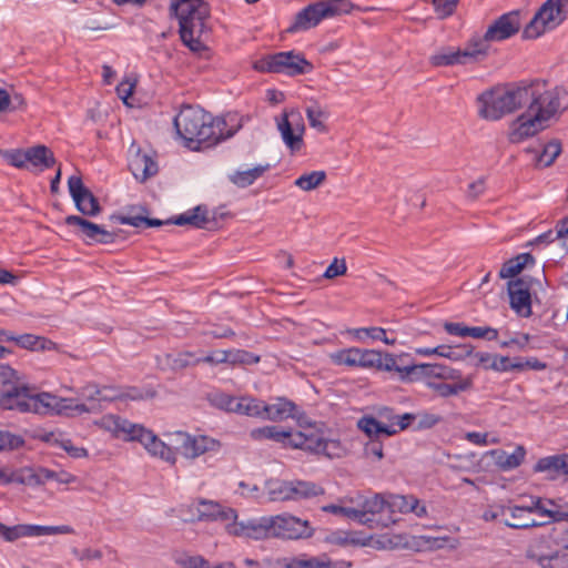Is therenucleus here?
Here are the masks:
<instances>
[{"mask_svg":"<svg viewBox=\"0 0 568 568\" xmlns=\"http://www.w3.org/2000/svg\"><path fill=\"white\" fill-rule=\"evenodd\" d=\"M359 351L361 348L343 349L332 357L339 365L359 366Z\"/></svg>","mask_w":568,"mask_h":568,"instance_id":"nucleus-51","label":"nucleus"},{"mask_svg":"<svg viewBox=\"0 0 568 568\" xmlns=\"http://www.w3.org/2000/svg\"><path fill=\"white\" fill-rule=\"evenodd\" d=\"M568 18V0H547L523 31L524 39H537L555 30Z\"/></svg>","mask_w":568,"mask_h":568,"instance_id":"nucleus-8","label":"nucleus"},{"mask_svg":"<svg viewBox=\"0 0 568 568\" xmlns=\"http://www.w3.org/2000/svg\"><path fill=\"white\" fill-rule=\"evenodd\" d=\"M458 2L459 0H432L435 12L439 19L450 17L455 12Z\"/></svg>","mask_w":568,"mask_h":568,"instance_id":"nucleus-53","label":"nucleus"},{"mask_svg":"<svg viewBox=\"0 0 568 568\" xmlns=\"http://www.w3.org/2000/svg\"><path fill=\"white\" fill-rule=\"evenodd\" d=\"M82 395L85 398V403H77L72 398H62L50 393L28 395L19 392L6 394L0 403L6 407L18 406L20 412H32L41 415L77 416L83 413H98L102 409V402L111 400L97 386L84 387Z\"/></svg>","mask_w":568,"mask_h":568,"instance_id":"nucleus-2","label":"nucleus"},{"mask_svg":"<svg viewBox=\"0 0 568 568\" xmlns=\"http://www.w3.org/2000/svg\"><path fill=\"white\" fill-rule=\"evenodd\" d=\"M535 257L530 253H521L506 261L499 271L500 278H513L528 265L534 264Z\"/></svg>","mask_w":568,"mask_h":568,"instance_id":"nucleus-34","label":"nucleus"},{"mask_svg":"<svg viewBox=\"0 0 568 568\" xmlns=\"http://www.w3.org/2000/svg\"><path fill=\"white\" fill-rule=\"evenodd\" d=\"M24 445V439L16 434L0 429V453L20 448Z\"/></svg>","mask_w":568,"mask_h":568,"instance_id":"nucleus-48","label":"nucleus"},{"mask_svg":"<svg viewBox=\"0 0 568 568\" xmlns=\"http://www.w3.org/2000/svg\"><path fill=\"white\" fill-rule=\"evenodd\" d=\"M296 405L284 397H277L275 403L266 404L264 402L263 419L281 422L290 417H295Z\"/></svg>","mask_w":568,"mask_h":568,"instance_id":"nucleus-29","label":"nucleus"},{"mask_svg":"<svg viewBox=\"0 0 568 568\" xmlns=\"http://www.w3.org/2000/svg\"><path fill=\"white\" fill-rule=\"evenodd\" d=\"M129 169L136 180L144 182L158 173L156 162L146 153H142L134 144L130 149Z\"/></svg>","mask_w":568,"mask_h":568,"instance_id":"nucleus-23","label":"nucleus"},{"mask_svg":"<svg viewBox=\"0 0 568 568\" xmlns=\"http://www.w3.org/2000/svg\"><path fill=\"white\" fill-rule=\"evenodd\" d=\"M353 6L347 0H327L311 3L296 13L288 32L308 30L316 27L322 20L351 12Z\"/></svg>","mask_w":568,"mask_h":568,"instance_id":"nucleus-7","label":"nucleus"},{"mask_svg":"<svg viewBox=\"0 0 568 568\" xmlns=\"http://www.w3.org/2000/svg\"><path fill=\"white\" fill-rule=\"evenodd\" d=\"M227 357L231 365H252L261 361L258 355L244 349H230L227 351Z\"/></svg>","mask_w":568,"mask_h":568,"instance_id":"nucleus-45","label":"nucleus"},{"mask_svg":"<svg viewBox=\"0 0 568 568\" xmlns=\"http://www.w3.org/2000/svg\"><path fill=\"white\" fill-rule=\"evenodd\" d=\"M357 332H365L373 339H381L387 345H394L396 343L395 338H388L386 336V331L382 327L362 328L358 329Z\"/></svg>","mask_w":568,"mask_h":568,"instance_id":"nucleus-60","label":"nucleus"},{"mask_svg":"<svg viewBox=\"0 0 568 568\" xmlns=\"http://www.w3.org/2000/svg\"><path fill=\"white\" fill-rule=\"evenodd\" d=\"M326 180L325 171H312L297 178L294 184L303 191H313L322 185Z\"/></svg>","mask_w":568,"mask_h":568,"instance_id":"nucleus-43","label":"nucleus"},{"mask_svg":"<svg viewBox=\"0 0 568 568\" xmlns=\"http://www.w3.org/2000/svg\"><path fill=\"white\" fill-rule=\"evenodd\" d=\"M0 156L12 166L18 169L27 168L26 150L23 149L0 150Z\"/></svg>","mask_w":568,"mask_h":568,"instance_id":"nucleus-49","label":"nucleus"},{"mask_svg":"<svg viewBox=\"0 0 568 568\" xmlns=\"http://www.w3.org/2000/svg\"><path fill=\"white\" fill-rule=\"evenodd\" d=\"M13 483L22 485H40L38 469L24 467L13 471Z\"/></svg>","mask_w":568,"mask_h":568,"instance_id":"nucleus-50","label":"nucleus"},{"mask_svg":"<svg viewBox=\"0 0 568 568\" xmlns=\"http://www.w3.org/2000/svg\"><path fill=\"white\" fill-rule=\"evenodd\" d=\"M210 400L215 407L233 413L236 397L224 393H214L210 396Z\"/></svg>","mask_w":568,"mask_h":568,"instance_id":"nucleus-55","label":"nucleus"},{"mask_svg":"<svg viewBox=\"0 0 568 568\" xmlns=\"http://www.w3.org/2000/svg\"><path fill=\"white\" fill-rule=\"evenodd\" d=\"M555 235L556 240L562 241V246L568 251V216L557 223Z\"/></svg>","mask_w":568,"mask_h":568,"instance_id":"nucleus-63","label":"nucleus"},{"mask_svg":"<svg viewBox=\"0 0 568 568\" xmlns=\"http://www.w3.org/2000/svg\"><path fill=\"white\" fill-rule=\"evenodd\" d=\"M536 473H547L550 479L568 475V454L552 455L540 458L534 466Z\"/></svg>","mask_w":568,"mask_h":568,"instance_id":"nucleus-28","label":"nucleus"},{"mask_svg":"<svg viewBox=\"0 0 568 568\" xmlns=\"http://www.w3.org/2000/svg\"><path fill=\"white\" fill-rule=\"evenodd\" d=\"M169 440L175 449L185 458L195 459L206 452L215 450L219 442L207 436H192L184 432H175L169 435Z\"/></svg>","mask_w":568,"mask_h":568,"instance_id":"nucleus-15","label":"nucleus"},{"mask_svg":"<svg viewBox=\"0 0 568 568\" xmlns=\"http://www.w3.org/2000/svg\"><path fill=\"white\" fill-rule=\"evenodd\" d=\"M404 359L405 356H399L397 358V368H394L404 382H415L426 377L436 378L438 375V364H406Z\"/></svg>","mask_w":568,"mask_h":568,"instance_id":"nucleus-25","label":"nucleus"},{"mask_svg":"<svg viewBox=\"0 0 568 568\" xmlns=\"http://www.w3.org/2000/svg\"><path fill=\"white\" fill-rule=\"evenodd\" d=\"M417 425L416 429H429L442 422V417L437 414L422 412L416 414Z\"/></svg>","mask_w":568,"mask_h":568,"instance_id":"nucleus-57","label":"nucleus"},{"mask_svg":"<svg viewBox=\"0 0 568 568\" xmlns=\"http://www.w3.org/2000/svg\"><path fill=\"white\" fill-rule=\"evenodd\" d=\"M506 516H507L506 506L499 505V506L490 507V508L486 509L483 513L481 518L485 521H494V520H497L498 518H503L504 519V517H506Z\"/></svg>","mask_w":568,"mask_h":568,"instance_id":"nucleus-62","label":"nucleus"},{"mask_svg":"<svg viewBox=\"0 0 568 568\" xmlns=\"http://www.w3.org/2000/svg\"><path fill=\"white\" fill-rule=\"evenodd\" d=\"M300 426V430L296 433H304L311 435L314 438L313 444L308 443L310 446L314 447V450H306L307 453L315 455H325L328 458L339 457V443L333 439H326L325 425L324 423L311 422L304 413L295 410V417Z\"/></svg>","mask_w":568,"mask_h":568,"instance_id":"nucleus-13","label":"nucleus"},{"mask_svg":"<svg viewBox=\"0 0 568 568\" xmlns=\"http://www.w3.org/2000/svg\"><path fill=\"white\" fill-rule=\"evenodd\" d=\"M507 516L504 517L503 524L513 529H528L532 527H539L546 524V521H539L534 519L529 505L525 506H506Z\"/></svg>","mask_w":568,"mask_h":568,"instance_id":"nucleus-24","label":"nucleus"},{"mask_svg":"<svg viewBox=\"0 0 568 568\" xmlns=\"http://www.w3.org/2000/svg\"><path fill=\"white\" fill-rule=\"evenodd\" d=\"M175 562L182 568H210L209 561L201 556H181Z\"/></svg>","mask_w":568,"mask_h":568,"instance_id":"nucleus-58","label":"nucleus"},{"mask_svg":"<svg viewBox=\"0 0 568 568\" xmlns=\"http://www.w3.org/2000/svg\"><path fill=\"white\" fill-rule=\"evenodd\" d=\"M14 343L20 347H23L27 349H32V351L44 349L45 343H49L50 346H52V347L55 346V343H53L49 339H45L43 337L36 336L33 334H23L20 336H16Z\"/></svg>","mask_w":568,"mask_h":568,"instance_id":"nucleus-44","label":"nucleus"},{"mask_svg":"<svg viewBox=\"0 0 568 568\" xmlns=\"http://www.w3.org/2000/svg\"><path fill=\"white\" fill-rule=\"evenodd\" d=\"M359 366L393 372L394 368H397V358L392 354H384L378 351L361 349Z\"/></svg>","mask_w":568,"mask_h":568,"instance_id":"nucleus-27","label":"nucleus"},{"mask_svg":"<svg viewBox=\"0 0 568 568\" xmlns=\"http://www.w3.org/2000/svg\"><path fill=\"white\" fill-rule=\"evenodd\" d=\"M265 485L270 501H286L292 499L291 480L270 479Z\"/></svg>","mask_w":568,"mask_h":568,"instance_id":"nucleus-40","label":"nucleus"},{"mask_svg":"<svg viewBox=\"0 0 568 568\" xmlns=\"http://www.w3.org/2000/svg\"><path fill=\"white\" fill-rule=\"evenodd\" d=\"M60 445L73 458H82L88 455L85 448L73 446L69 439L62 440Z\"/></svg>","mask_w":568,"mask_h":568,"instance_id":"nucleus-64","label":"nucleus"},{"mask_svg":"<svg viewBox=\"0 0 568 568\" xmlns=\"http://www.w3.org/2000/svg\"><path fill=\"white\" fill-rule=\"evenodd\" d=\"M476 359L474 363L476 366H483L486 369H494L496 372H508L510 371V358L507 356H498L489 353H476L473 354Z\"/></svg>","mask_w":568,"mask_h":568,"instance_id":"nucleus-37","label":"nucleus"},{"mask_svg":"<svg viewBox=\"0 0 568 568\" xmlns=\"http://www.w3.org/2000/svg\"><path fill=\"white\" fill-rule=\"evenodd\" d=\"M323 511L332 513L335 515H341L351 519H354L359 523V518L364 517V514L361 513L357 508H351V507H342L337 505H327L324 506Z\"/></svg>","mask_w":568,"mask_h":568,"instance_id":"nucleus-54","label":"nucleus"},{"mask_svg":"<svg viewBox=\"0 0 568 568\" xmlns=\"http://www.w3.org/2000/svg\"><path fill=\"white\" fill-rule=\"evenodd\" d=\"M186 14L180 17L181 40L192 51L199 52L204 45L194 38V33L201 34L205 28V20L210 17L209 4H187Z\"/></svg>","mask_w":568,"mask_h":568,"instance_id":"nucleus-12","label":"nucleus"},{"mask_svg":"<svg viewBox=\"0 0 568 568\" xmlns=\"http://www.w3.org/2000/svg\"><path fill=\"white\" fill-rule=\"evenodd\" d=\"M556 506V504L552 500H547L546 503L542 501L539 497H532L531 501L529 504L531 514H538L540 516H547L552 515V508Z\"/></svg>","mask_w":568,"mask_h":568,"instance_id":"nucleus-56","label":"nucleus"},{"mask_svg":"<svg viewBox=\"0 0 568 568\" xmlns=\"http://www.w3.org/2000/svg\"><path fill=\"white\" fill-rule=\"evenodd\" d=\"M510 371H524V369H534V371H544L547 368V364L544 362H540L536 357L527 358L526 361H523L520 358H515L514 362L510 361Z\"/></svg>","mask_w":568,"mask_h":568,"instance_id":"nucleus-52","label":"nucleus"},{"mask_svg":"<svg viewBox=\"0 0 568 568\" xmlns=\"http://www.w3.org/2000/svg\"><path fill=\"white\" fill-rule=\"evenodd\" d=\"M264 402L253 397L236 398L233 413L263 419Z\"/></svg>","mask_w":568,"mask_h":568,"instance_id":"nucleus-39","label":"nucleus"},{"mask_svg":"<svg viewBox=\"0 0 568 568\" xmlns=\"http://www.w3.org/2000/svg\"><path fill=\"white\" fill-rule=\"evenodd\" d=\"M156 361L161 369H170L172 372H180L184 368L195 366L199 364V361L191 352L164 354L163 356H159Z\"/></svg>","mask_w":568,"mask_h":568,"instance_id":"nucleus-30","label":"nucleus"},{"mask_svg":"<svg viewBox=\"0 0 568 568\" xmlns=\"http://www.w3.org/2000/svg\"><path fill=\"white\" fill-rule=\"evenodd\" d=\"M174 128L189 148L192 143L212 146L234 135L236 130L226 129L223 118H212L200 108L185 105L174 118Z\"/></svg>","mask_w":568,"mask_h":568,"instance_id":"nucleus-3","label":"nucleus"},{"mask_svg":"<svg viewBox=\"0 0 568 568\" xmlns=\"http://www.w3.org/2000/svg\"><path fill=\"white\" fill-rule=\"evenodd\" d=\"M227 358H229L227 351H216L207 356L196 357V359L199 361V364L206 363V364H211V365H216V364H222V363L229 364Z\"/></svg>","mask_w":568,"mask_h":568,"instance_id":"nucleus-61","label":"nucleus"},{"mask_svg":"<svg viewBox=\"0 0 568 568\" xmlns=\"http://www.w3.org/2000/svg\"><path fill=\"white\" fill-rule=\"evenodd\" d=\"M136 211L135 214L130 215H112L111 220L116 221L121 224H128L134 227H140L144 224L148 227H159L162 225L175 224V225H192L196 229H207L210 223L215 222L217 219V212L210 213L206 206L197 205L193 210H190L176 217L169 220H159L148 217V210L144 206L132 207L131 212Z\"/></svg>","mask_w":568,"mask_h":568,"instance_id":"nucleus-6","label":"nucleus"},{"mask_svg":"<svg viewBox=\"0 0 568 568\" xmlns=\"http://www.w3.org/2000/svg\"><path fill=\"white\" fill-rule=\"evenodd\" d=\"M276 128L282 140L291 151H298L303 145L305 125L302 114L296 109L285 110L275 118Z\"/></svg>","mask_w":568,"mask_h":568,"instance_id":"nucleus-16","label":"nucleus"},{"mask_svg":"<svg viewBox=\"0 0 568 568\" xmlns=\"http://www.w3.org/2000/svg\"><path fill=\"white\" fill-rule=\"evenodd\" d=\"M440 347H443L444 349L440 351L439 356L453 361H460L466 357L473 356L474 347L470 344H464L455 347L440 345Z\"/></svg>","mask_w":568,"mask_h":568,"instance_id":"nucleus-46","label":"nucleus"},{"mask_svg":"<svg viewBox=\"0 0 568 568\" xmlns=\"http://www.w3.org/2000/svg\"><path fill=\"white\" fill-rule=\"evenodd\" d=\"M555 95H567V91L561 87L549 88L544 80L506 83L487 90L478 97L480 103L478 113L485 120L497 121L523 108L534 110L536 105L545 103Z\"/></svg>","mask_w":568,"mask_h":568,"instance_id":"nucleus-1","label":"nucleus"},{"mask_svg":"<svg viewBox=\"0 0 568 568\" xmlns=\"http://www.w3.org/2000/svg\"><path fill=\"white\" fill-rule=\"evenodd\" d=\"M520 30V19L518 11L504 13L496 19L486 30L483 37L473 36L474 47L484 52V59L488 55L489 43L503 41L511 38Z\"/></svg>","mask_w":568,"mask_h":568,"instance_id":"nucleus-11","label":"nucleus"},{"mask_svg":"<svg viewBox=\"0 0 568 568\" xmlns=\"http://www.w3.org/2000/svg\"><path fill=\"white\" fill-rule=\"evenodd\" d=\"M197 520H222L231 521L236 519V513L232 508H224L219 503L201 499L196 506Z\"/></svg>","mask_w":568,"mask_h":568,"instance_id":"nucleus-26","label":"nucleus"},{"mask_svg":"<svg viewBox=\"0 0 568 568\" xmlns=\"http://www.w3.org/2000/svg\"><path fill=\"white\" fill-rule=\"evenodd\" d=\"M68 186L77 209L83 215L97 216L100 214L102 207L94 194L83 184L81 176H70L68 180Z\"/></svg>","mask_w":568,"mask_h":568,"instance_id":"nucleus-20","label":"nucleus"},{"mask_svg":"<svg viewBox=\"0 0 568 568\" xmlns=\"http://www.w3.org/2000/svg\"><path fill=\"white\" fill-rule=\"evenodd\" d=\"M490 455L495 458V463L500 469L510 470L517 468L524 462L526 449L519 445L511 454L495 449L490 452Z\"/></svg>","mask_w":568,"mask_h":568,"instance_id":"nucleus-33","label":"nucleus"},{"mask_svg":"<svg viewBox=\"0 0 568 568\" xmlns=\"http://www.w3.org/2000/svg\"><path fill=\"white\" fill-rule=\"evenodd\" d=\"M268 169L270 164H258L252 169L235 171L229 175V180L237 187H247L261 178Z\"/></svg>","mask_w":568,"mask_h":568,"instance_id":"nucleus-36","label":"nucleus"},{"mask_svg":"<svg viewBox=\"0 0 568 568\" xmlns=\"http://www.w3.org/2000/svg\"><path fill=\"white\" fill-rule=\"evenodd\" d=\"M510 307L523 317L531 315V283L526 277L510 280L507 283Z\"/></svg>","mask_w":568,"mask_h":568,"instance_id":"nucleus-21","label":"nucleus"},{"mask_svg":"<svg viewBox=\"0 0 568 568\" xmlns=\"http://www.w3.org/2000/svg\"><path fill=\"white\" fill-rule=\"evenodd\" d=\"M65 224L70 226H78L82 234L90 241L102 244H111L115 241L116 233L110 232L89 220L78 215H69L65 217Z\"/></svg>","mask_w":568,"mask_h":568,"instance_id":"nucleus-22","label":"nucleus"},{"mask_svg":"<svg viewBox=\"0 0 568 568\" xmlns=\"http://www.w3.org/2000/svg\"><path fill=\"white\" fill-rule=\"evenodd\" d=\"M525 152L535 154V162L537 165L550 166L560 154L561 144L558 140H551L542 145L540 152L532 148H526Z\"/></svg>","mask_w":568,"mask_h":568,"instance_id":"nucleus-35","label":"nucleus"},{"mask_svg":"<svg viewBox=\"0 0 568 568\" xmlns=\"http://www.w3.org/2000/svg\"><path fill=\"white\" fill-rule=\"evenodd\" d=\"M346 271H347V266H346L345 260L343 258L339 261L338 258H334V261L326 268V271L324 273V277L332 280L337 276L344 275L346 273Z\"/></svg>","mask_w":568,"mask_h":568,"instance_id":"nucleus-59","label":"nucleus"},{"mask_svg":"<svg viewBox=\"0 0 568 568\" xmlns=\"http://www.w3.org/2000/svg\"><path fill=\"white\" fill-rule=\"evenodd\" d=\"M357 426L371 438V440L379 439L383 435L393 436L397 434V429L393 425H386V423L372 416L362 417L358 420Z\"/></svg>","mask_w":568,"mask_h":568,"instance_id":"nucleus-31","label":"nucleus"},{"mask_svg":"<svg viewBox=\"0 0 568 568\" xmlns=\"http://www.w3.org/2000/svg\"><path fill=\"white\" fill-rule=\"evenodd\" d=\"M230 532L234 535L245 534L246 536L258 538L276 537L283 539L310 538L313 536V528L307 520H302L292 515H277L272 517H263L260 520L248 521L246 526L236 527Z\"/></svg>","mask_w":568,"mask_h":568,"instance_id":"nucleus-4","label":"nucleus"},{"mask_svg":"<svg viewBox=\"0 0 568 568\" xmlns=\"http://www.w3.org/2000/svg\"><path fill=\"white\" fill-rule=\"evenodd\" d=\"M251 436L254 439H272L276 443L283 444L285 447L302 449V450H314L315 448L310 446L308 443L313 444L311 435L304 433H293L286 430L280 426H264L261 428L253 429Z\"/></svg>","mask_w":568,"mask_h":568,"instance_id":"nucleus-17","label":"nucleus"},{"mask_svg":"<svg viewBox=\"0 0 568 568\" xmlns=\"http://www.w3.org/2000/svg\"><path fill=\"white\" fill-rule=\"evenodd\" d=\"M288 568H341V566L328 559L311 558L295 559L288 565Z\"/></svg>","mask_w":568,"mask_h":568,"instance_id":"nucleus-47","label":"nucleus"},{"mask_svg":"<svg viewBox=\"0 0 568 568\" xmlns=\"http://www.w3.org/2000/svg\"><path fill=\"white\" fill-rule=\"evenodd\" d=\"M114 429L118 433L124 434L128 440L140 442L153 456H159L171 464L175 463V449L172 447L169 439L168 443H164L151 430L120 417L114 419Z\"/></svg>","mask_w":568,"mask_h":568,"instance_id":"nucleus-9","label":"nucleus"},{"mask_svg":"<svg viewBox=\"0 0 568 568\" xmlns=\"http://www.w3.org/2000/svg\"><path fill=\"white\" fill-rule=\"evenodd\" d=\"M416 505L414 496L390 495L387 499L388 514L393 516L396 513L408 514Z\"/></svg>","mask_w":568,"mask_h":568,"instance_id":"nucleus-42","label":"nucleus"},{"mask_svg":"<svg viewBox=\"0 0 568 568\" xmlns=\"http://www.w3.org/2000/svg\"><path fill=\"white\" fill-rule=\"evenodd\" d=\"M474 40L470 38L463 49L444 47L429 57V63L433 67H453L477 63L484 60V52L474 47Z\"/></svg>","mask_w":568,"mask_h":568,"instance_id":"nucleus-14","label":"nucleus"},{"mask_svg":"<svg viewBox=\"0 0 568 568\" xmlns=\"http://www.w3.org/2000/svg\"><path fill=\"white\" fill-rule=\"evenodd\" d=\"M567 95L550 97L545 103L536 105L534 110H526L510 124L508 140L520 143L542 131L545 123L556 113L567 109Z\"/></svg>","mask_w":568,"mask_h":568,"instance_id":"nucleus-5","label":"nucleus"},{"mask_svg":"<svg viewBox=\"0 0 568 568\" xmlns=\"http://www.w3.org/2000/svg\"><path fill=\"white\" fill-rule=\"evenodd\" d=\"M73 529L70 526H40L19 524L12 527H8L0 523V537L6 541H16L22 537H39L47 535L58 534H72Z\"/></svg>","mask_w":568,"mask_h":568,"instance_id":"nucleus-19","label":"nucleus"},{"mask_svg":"<svg viewBox=\"0 0 568 568\" xmlns=\"http://www.w3.org/2000/svg\"><path fill=\"white\" fill-rule=\"evenodd\" d=\"M324 494L320 485L305 480H291V500L308 499Z\"/></svg>","mask_w":568,"mask_h":568,"instance_id":"nucleus-38","label":"nucleus"},{"mask_svg":"<svg viewBox=\"0 0 568 568\" xmlns=\"http://www.w3.org/2000/svg\"><path fill=\"white\" fill-rule=\"evenodd\" d=\"M305 113L311 128L321 133L327 132V125L324 123L323 119L328 118V112L325 111L317 101H313L306 106Z\"/></svg>","mask_w":568,"mask_h":568,"instance_id":"nucleus-41","label":"nucleus"},{"mask_svg":"<svg viewBox=\"0 0 568 568\" xmlns=\"http://www.w3.org/2000/svg\"><path fill=\"white\" fill-rule=\"evenodd\" d=\"M358 510L364 514V517L359 518V524L367 525L371 528L388 527L397 521L394 516L387 515V499L381 494L365 499Z\"/></svg>","mask_w":568,"mask_h":568,"instance_id":"nucleus-18","label":"nucleus"},{"mask_svg":"<svg viewBox=\"0 0 568 568\" xmlns=\"http://www.w3.org/2000/svg\"><path fill=\"white\" fill-rule=\"evenodd\" d=\"M254 69L260 72L284 73L294 77L310 73L313 70V64L304 55L287 51L267 55L256 61Z\"/></svg>","mask_w":568,"mask_h":568,"instance_id":"nucleus-10","label":"nucleus"},{"mask_svg":"<svg viewBox=\"0 0 568 568\" xmlns=\"http://www.w3.org/2000/svg\"><path fill=\"white\" fill-rule=\"evenodd\" d=\"M26 158L27 163L41 169H49L57 163L53 152L43 144L26 149Z\"/></svg>","mask_w":568,"mask_h":568,"instance_id":"nucleus-32","label":"nucleus"}]
</instances>
